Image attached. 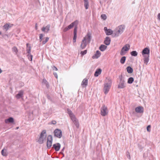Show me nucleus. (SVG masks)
Segmentation results:
<instances>
[{"instance_id":"f257e3e1","label":"nucleus","mask_w":160,"mask_h":160,"mask_svg":"<svg viewBox=\"0 0 160 160\" xmlns=\"http://www.w3.org/2000/svg\"><path fill=\"white\" fill-rule=\"evenodd\" d=\"M91 37L90 34L88 33L83 38L80 46V47L82 49L84 48L86 46L87 44L90 42L91 40Z\"/></svg>"},{"instance_id":"f03ea898","label":"nucleus","mask_w":160,"mask_h":160,"mask_svg":"<svg viewBox=\"0 0 160 160\" xmlns=\"http://www.w3.org/2000/svg\"><path fill=\"white\" fill-rule=\"evenodd\" d=\"M112 81L111 79L106 78L104 85L103 91L105 94H107L109 92L111 88Z\"/></svg>"},{"instance_id":"7ed1b4c3","label":"nucleus","mask_w":160,"mask_h":160,"mask_svg":"<svg viewBox=\"0 0 160 160\" xmlns=\"http://www.w3.org/2000/svg\"><path fill=\"white\" fill-rule=\"evenodd\" d=\"M47 134L46 131L45 130H43L40 134V136L39 137L38 142L40 144H42L43 141L45 140L46 138Z\"/></svg>"},{"instance_id":"20e7f679","label":"nucleus","mask_w":160,"mask_h":160,"mask_svg":"<svg viewBox=\"0 0 160 160\" xmlns=\"http://www.w3.org/2000/svg\"><path fill=\"white\" fill-rule=\"evenodd\" d=\"M130 48V45L128 44H126L122 48L120 52V55L122 56L125 55L127 52L129 50Z\"/></svg>"},{"instance_id":"39448f33","label":"nucleus","mask_w":160,"mask_h":160,"mask_svg":"<svg viewBox=\"0 0 160 160\" xmlns=\"http://www.w3.org/2000/svg\"><path fill=\"white\" fill-rule=\"evenodd\" d=\"M101 114L103 116H105L108 115V111L107 106L103 105L101 108Z\"/></svg>"},{"instance_id":"423d86ee","label":"nucleus","mask_w":160,"mask_h":160,"mask_svg":"<svg viewBox=\"0 0 160 160\" xmlns=\"http://www.w3.org/2000/svg\"><path fill=\"white\" fill-rule=\"evenodd\" d=\"M126 87V84L124 80L122 78L120 79V82L118 85V88L120 89H122Z\"/></svg>"},{"instance_id":"0eeeda50","label":"nucleus","mask_w":160,"mask_h":160,"mask_svg":"<svg viewBox=\"0 0 160 160\" xmlns=\"http://www.w3.org/2000/svg\"><path fill=\"white\" fill-rule=\"evenodd\" d=\"M54 135L57 137L60 138L62 137V132L61 130L57 129L54 131Z\"/></svg>"},{"instance_id":"6e6552de","label":"nucleus","mask_w":160,"mask_h":160,"mask_svg":"<svg viewBox=\"0 0 160 160\" xmlns=\"http://www.w3.org/2000/svg\"><path fill=\"white\" fill-rule=\"evenodd\" d=\"M71 119L76 128H79V123L78 119L76 118V117H72V118Z\"/></svg>"},{"instance_id":"1a4fd4ad","label":"nucleus","mask_w":160,"mask_h":160,"mask_svg":"<svg viewBox=\"0 0 160 160\" xmlns=\"http://www.w3.org/2000/svg\"><path fill=\"white\" fill-rule=\"evenodd\" d=\"M142 53L143 56H148V55L149 56L150 50L149 48H144L142 51Z\"/></svg>"},{"instance_id":"9d476101","label":"nucleus","mask_w":160,"mask_h":160,"mask_svg":"<svg viewBox=\"0 0 160 160\" xmlns=\"http://www.w3.org/2000/svg\"><path fill=\"white\" fill-rule=\"evenodd\" d=\"M13 26V24L9 23H6L3 27V29L7 31L8 29Z\"/></svg>"},{"instance_id":"9b49d317","label":"nucleus","mask_w":160,"mask_h":160,"mask_svg":"<svg viewBox=\"0 0 160 160\" xmlns=\"http://www.w3.org/2000/svg\"><path fill=\"white\" fill-rule=\"evenodd\" d=\"M136 112L138 113H142L143 112V108L142 106H138L135 108Z\"/></svg>"},{"instance_id":"f8f14e48","label":"nucleus","mask_w":160,"mask_h":160,"mask_svg":"<svg viewBox=\"0 0 160 160\" xmlns=\"http://www.w3.org/2000/svg\"><path fill=\"white\" fill-rule=\"evenodd\" d=\"M104 30L106 34L107 35H109L112 34L113 33V31L110 29H108L106 27H104Z\"/></svg>"},{"instance_id":"ddd939ff","label":"nucleus","mask_w":160,"mask_h":160,"mask_svg":"<svg viewBox=\"0 0 160 160\" xmlns=\"http://www.w3.org/2000/svg\"><path fill=\"white\" fill-rule=\"evenodd\" d=\"M78 23V20L75 21L68 26V28L70 29L74 27V26H77Z\"/></svg>"},{"instance_id":"4468645a","label":"nucleus","mask_w":160,"mask_h":160,"mask_svg":"<svg viewBox=\"0 0 160 160\" xmlns=\"http://www.w3.org/2000/svg\"><path fill=\"white\" fill-rule=\"evenodd\" d=\"M101 55V53L98 50L96 51V53L92 57V58L93 59L98 58Z\"/></svg>"},{"instance_id":"2eb2a0df","label":"nucleus","mask_w":160,"mask_h":160,"mask_svg":"<svg viewBox=\"0 0 160 160\" xmlns=\"http://www.w3.org/2000/svg\"><path fill=\"white\" fill-rule=\"evenodd\" d=\"M88 80L85 78H84L82 82L81 85L83 87H86L88 85Z\"/></svg>"},{"instance_id":"dca6fc26","label":"nucleus","mask_w":160,"mask_h":160,"mask_svg":"<svg viewBox=\"0 0 160 160\" xmlns=\"http://www.w3.org/2000/svg\"><path fill=\"white\" fill-rule=\"evenodd\" d=\"M60 148V145L59 143H57L54 144L53 146V148L56 151H58L59 150Z\"/></svg>"},{"instance_id":"f3484780","label":"nucleus","mask_w":160,"mask_h":160,"mask_svg":"<svg viewBox=\"0 0 160 160\" xmlns=\"http://www.w3.org/2000/svg\"><path fill=\"white\" fill-rule=\"evenodd\" d=\"M23 91L22 90H21L19 91L18 93L16 95V97L17 99H19L23 97Z\"/></svg>"},{"instance_id":"a211bd4d","label":"nucleus","mask_w":160,"mask_h":160,"mask_svg":"<svg viewBox=\"0 0 160 160\" xmlns=\"http://www.w3.org/2000/svg\"><path fill=\"white\" fill-rule=\"evenodd\" d=\"M143 57H144V59H143V60H144V63L146 64V65H147L148 64V63L149 61V56L148 55V56H143Z\"/></svg>"},{"instance_id":"6ab92c4d","label":"nucleus","mask_w":160,"mask_h":160,"mask_svg":"<svg viewBox=\"0 0 160 160\" xmlns=\"http://www.w3.org/2000/svg\"><path fill=\"white\" fill-rule=\"evenodd\" d=\"M111 42V40L109 37H106L104 41V43L107 45L110 44Z\"/></svg>"},{"instance_id":"aec40b11","label":"nucleus","mask_w":160,"mask_h":160,"mask_svg":"<svg viewBox=\"0 0 160 160\" xmlns=\"http://www.w3.org/2000/svg\"><path fill=\"white\" fill-rule=\"evenodd\" d=\"M5 121L6 123H12L14 122V119L12 118L11 117L8 119H6Z\"/></svg>"},{"instance_id":"412c9836","label":"nucleus","mask_w":160,"mask_h":160,"mask_svg":"<svg viewBox=\"0 0 160 160\" xmlns=\"http://www.w3.org/2000/svg\"><path fill=\"white\" fill-rule=\"evenodd\" d=\"M49 30V26H47L46 27H43L42 28V30L45 32H48Z\"/></svg>"},{"instance_id":"4be33fe9","label":"nucleus","mask_w":160,"mask_h":160,"mask_svg":"<svg viewBox=\"0 0 160 160\" xmlns=\"http://www.w3.org/2000/svg\"><path fill=\"white\" fill-rule=\"evenodd\" d=\"M107 47L104 45H102L99 47V49L101 51H104L107 48Z\"/></svg>"},{"instance_id":"5701e85b","label":"nucleus","mask_w":160,"mask_h":160,"mask_svg":"<svg viewBox=\"0 0 160 160\" xmlns=\"http://www.w3.org/2000/svg\"><path fill=\"white\" fill-rule=\"evenodd\" d=\"M101 71L102 70L100 69H97L95 73L94 76L96 77L98 76L101 73Z\"/></svg>"},{"instance_id":"b1692460","label":"nucleus","mask_w":160,"mask_h":160,"mask_svg":"<svg viewBox=\"0 0 160 160\" xmlns=\"http://www.w3.org/2000/svg\"><path fill=\"white\" fill-rule=\"evenodd\" d=\"M67 111L68 113L69 114L71 119L72 118V117H75L73 113H72V112L71 111V110L68 109H67Z\"/></svg>"},{"instance_id":"393cba45","label":"nucleus","mask_w":160,"mask_h":160,"mask_svg":"<svg viewBox=\"0 0 160 160\" xmlns=\"http://www.w3.org/2000/svg\"><path fill=\"white\" fill-rule=\"evenodd\" d=\"M124 27L122 25L120 26L119 27V29L118 30V33H120L122 32L124 30Z\"/></svg>"},{"instance_id":"a878e982","label":"nucleus","mask_w":160,"mask_h":160,"mask_svg":"<svg viewBox=\"0 0 160 160\" xmlns=\"http://www.w3.org/2000/svg\"><path fill=\"white\" fill-rule=\"evenodd\" d=\"M27 52L28 53H30L31 52V47L28 43L27 44Z\"/></svg>"},{"instance_id":"bb28decb","label":"nucleus","mask_w":160,"mask_h":160,"mask_svg":"<svg viewBox=\"0 0 160 160\" xmlns=\"http://www.w3.org/2000/svg\"><path fill=\"white\" fill-rule=\"evenodd\" d=\"M127 70L128 73H131L133 72V69L130 66L128 67L127 68Z\"/></svg>"},{"instance_id":"cd10ccee","label":"nucleus","mask_w":160,"mask_h":160,"mask_svg":"<svg viewBox=\"0 0 160 160\" xmlns=\"http://www.w3.org/2000/svg\"><path fill=\"white\" fill-rule=\"evenodd\" d=\"M126 59V57L123 56V57H122L121 58V59L120 60V62H121V63L122 64H124L125 62Z\"/></svg>"},{"instance_id":"c85d7f7f","label":"nucleus","mask_w":160,"mask_h":160,"mask_svg":"<svg viewBox=\"0 0 160 160\" xmlns=\"http://www.w3.org/2000/svg\"><path fill=\"white\" fill-rule=\"evenodd\" d=\"M134 81V78L132 77L129 78L128 81V83L129 84L132 83Z\"/></svg>"},{"instance_id":"c756f323","label":"nucleus","mask_w":160,"mask_h":160,"mask_svg":"<svg viewBox=\"0 0 160 160\" xmlns=\"http://www.w3.org/2000/svg\"><path fill=\"white\" fill-rule=\"evenodd\" d=\"M131 54L132 56H136L138 55V53L136 52V51H132L131 52Z\"/></svg>"},{"instance_id":"7c9ffc66","label":"nucleus","mask_w":160,"mask_h":160,"mask_svg":"<svg viewBox=\"0 0 160 160\" xmlns=\"http://www.w3.org/2000/svg\"><path fill=\"white\" fill-rule=\"evenodd\" d=\"M12 50L13 52H15L16 54H17L18 51L16 47H13L12 48Z\"/></svg>"},{"instance_id":"2f4dec72","label":"nucleus","mask_w":160,"mask_h":160,"mask_svg":"<svg viewBox=\"0 0 160 160\" xmlns=\"http://www.w3.org/2000/svg\"><path fill=\"white\" fill-rule=\"evenodd\" d=\"M2 154L4 156H6L7 155V152L5 151L4 149H2L1 152Z\"/></svg>"},{"instance_id":"473e14b6","label":"nucleus","mask_w":160,"mask_h":160,"mask_svg":"<svg viewBox=\"0 0 160 160\" xmlns=\"http://www.w3.org/2000/svg\"><path fill=\"white\" fill-rule=\"evenodd\" d=\"M84 5L86 9H88L89 6L88 2H84Z\"/></svg>"},{"instance_id":"72a5a7b5","label":"nucleus","mask_w":160,"mask_h":160,"mask_svg":"<svg viewBox=\"0 0 160 160\" xmlns=\"http://www.w3.org/2000/svg\"><path fill=\"white\" fill-rule=\"evenodd\" d=\"M77 37V34H74V37L73 38V42H76Z\"/></svg>"},{"instance_id":"f704fd0d","label":"nucleus","mask_w":160,"mask_h":160,"mask_svg":"<svg viewBox=\"0 0 160 160\" xmlns=\"http://www.w3.org/2000/svg\"><path fill=\"white\" fill-rule=\"evenodd\" d=\"M49 136H48V140L47 142V146L48 148H49L50 147V141H49L48 137Z\"/></svg>"},{"instance_id":"c9c22d12","label":"nucleus","mask_w":160,"mask_h":160,"mask_svg":"<svg viewBox=\"0 0 160 160\" xmlns=\"http://www.w3.org/2000/svg\"><path fill=\"white\" fill-rule=\"evenodd\" d=\"M87 50H84V51H82L81 52V54L82 56H83V55L86 54L87 53Z\"/></svg>"},{"instance_id":"e433bc0d","label":"nucleus","mask_w":160,"mask_h":160,"mask_svg":"<svg viewBox=\"0 0 160 160\" xmlns=\"http://www.w3.org/2000/svg\"><path fill=\"white\" fill-rule=\"evenodd\" d=\"M101 18L104 20H105L107 18V16L105 14H102L101 16Z\"/></svg>"},{"instance_id":"4c0bfd02","label":"nucleus","mask_w":160,"mask_h":160,"mask_svg":"<svg viewBox=\"0 0 160 160\" xmlns=\"http://www.w3.org/2000/svg\"><path fill=\"white\" fill-rule=\"evenodd\" d=\"M77 26H75L74 30V34H77Z\"/></svg>"},{"instance_id":"58836bf2","label":"nucleus","mask_w":160,"mask_h":160,"mask_svg":"<svg viewBox=\"0 0 160 160\" xmlns=\"http://www.w3.org/2000/svg\"><path fill=\"white\" fill-rule=\"evenodd\" d=\"M49 40V38H46L45 40L44 41H42V43L43 44H45L46 42H48V41Z\"/></svg>"},{"instance_id":"ea45409f","label":"nucleus","mask_w":160,"mask_h":160,"mask_svg":"<svg viewBox=\"0 0 160 160\" xmlns=\"http://www.w3.org/2000/svg\"><path fill=\"white\" fill-rule=\"evenodd\" d=\"M43 35L42 34H39V39H40V41H41L42 39V37H43Z\"/></svg>"},{"instance_id":"a19ab883","label":"nucleus","mask_w":160,"mask_h":160,"mask_svg":"<svg viewBox=\"0 0 160 160\" xmlns=\"http://www.w3.org/2000/svg\"><path fill=\"white\" fill-rule=\"evenodd\" d=\"M150 128H151V126L150 125H149L148 126V127H147V130L148 132H150V131H151Z\"/></svg>"},{"instance_id":"79ce46f5","label":"nucleus","mask_w":160,"mask_h":160,"mask_svg":"<svg viewBox=\"0 0 160 160\" xmlns=\"http://www.w3.org/2000/svg\"><path fill=\"white\" fill-rule=\"evenodd\" d=\"M52 68L53 70H55V71H57L58 70L57 68L54 66H52Z\"/></svg>"},{"instance_id":"37998d69","label":"nucleus","mask_w":160,"mask_h":160,"mask_svg":"<svg viewBox=\"0 0 160 160\" xmlns=\"http://www.w3.org/2000/svg\"><path fill=\"white\" fill-rule=\"evenodd\" d=\"M69 29H69L68 28V26L67 27H66L63 30V31L64 32H66L67 31H68V30H69Z\"/></svg>"},{"instance_id":"c03bdc74","label":"nucleus","mask_w":160,"mask_h":160,"mask_svg":"<svg viewBox=\"0 0 160 160\" xmlns=\"http://www.w3.org/2000/svg\"><path fill=\"white\" fill-rule=\"evenodd\" d=\"M56 122L55 121H52V124H55L56 123Z\"/></svg>"},{"instance_id":"a18cd8bd","label":"nucleus","mask_w":160,"mask_h":160,"mask_svg":"<svg viewBox=\"0 0 160 160\" xmlns=\"http://www.w3.org/2000/svg\"><path fill=\"white\" fill-rule=\"evenodd\" d=\"M54 74L55 76V77L56 78H58V75H57V74L56 73H54Z\"/></svg>"},{"instance_id":"49530a36","label":"nucleus","mask_w":160,"mask_h":160,"mask_svg":"<svg viewBox=\"0 0 160 160\" xmlns=\"http://www.w3.org/2000/svg\"><path fill=\"white\" fill-rule=\"evenodd\" d=\"M158 18L160 20V13H158Z\"/></svg>"},{"instance_id":"de8ad7c7","label":"nucleus","mask_w":160,"mask_h":160,"mask_svg":"<svg viewBox=\"0 0 160 160\" xmlns=\"http://www.w3.org/2000/svg\"><path fill=\"white\" fill-rule=\"evenodd\" d=\"M88 0H84V2H88Z\"/></svg>"},{"instance_id":"09e8293b","label":"nucleus","mask_w":160,"mask_h":160,"mask_svg":"<svg viewBox=\"0 0 160 160\" xmlns=\"http://www.w3.org/2000/svg\"><path fill=\"white\" fill-rule=\"evenodd\" d=\"M2 70H1V69L0 68V73H1L2 72Z\"/></svg>"},{"instance_id":"8fccbe9b","label":"nucleus","mask_w":160,"mask_h":160,"mask_svg":"<svg viewBox=\"0 0 160 160\" xmlns=\"http://www.w3.org/2000/svg\"><path fill=\"white\" fill-rule=\"evenodd\" d=\"M32 56H31V61H32Z\"/></svg>"},{"instance_id":"3c124183","label":"nucleus","mask_w":160,"mask_h":160,"mask_svg":"<svg viewBox=\"0 0 160 160\" xmlns=\"http://www.w3.org/2000/svg\"><path fill=\"white\" fill-rule=\"evenodd\" d=\"M36 29H37V26L36 27Z\"/></svg>"},{"instance_id":"603ef678","label":"nucleus","mask_w":160,"mask_h":160,"mask_svg":"<svg viewBox=\"0 0 160 160\" xmlns=\"http://www.w3.org/2000/svg\"><path fill=\"white\" fill-rule=\"evenodd\" d=\"M18 128H19L18 127H17L16 129H18Z\"/></svg>"},{"instance_id":"864d4df0","label":"nucleus","mask_w":160,"mask_h":160,"mask_svg":"<svg viewBox=\"0 0 160 160\" xmlns=\"http://www.w3.org/2000/svg\"><path fill=\"white\" fill-rule=\"evenodd\" d=\"M1 34V32H0V34Z\"/></svg>"}]
</instances>
